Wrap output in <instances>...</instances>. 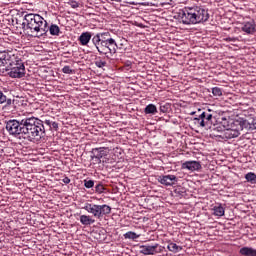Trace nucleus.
Wrapping results in <instances>:
<instances>
[{"label": "nucleus", "mask_w": 256, "mask_h": 256, "mask_svg": "<svg viewBox=\"0 0 256 256\" xmlns=\"http://www.w3.org/2000/svg\"><path fill=\"white\" fill-rule=\"evenodd\" d=\"M144 113L146 115H155V113H157V106L154 104L147 105L144 109Z\"/></svg>", "instance_id": "nucleus-22"}, {"label": "nucleus", "mask_w": 256, "mask_h": 256, "mask_svg": "<svg viewBox=\"0 0 256 256\" xmlns=\"http://www.w3.org/2000/svg\"><path fill=\"white\" fill-rule=\"evenodd\" d=\"M110 213H111V206L107 204L98 205L99 219H103L105 215H110Z\"/></svg>", "instance_id": "nucleus-16"}, {"label": "nucleus", "mask_w": 256, "mask_h": 256, "mask_svg": "<svg viewBox=\"0 0 256 256\" xmlns=\"http://www.w3.org/2000/svg\"><path fill=\"white\" fill-rule=\"evenodd\" d=\"M68 5H70V7H72V9H77V7H79V2L73 1V0H69L68 1Z\"/></svg>", "instance_id": "nucleus-37"}, {"label": "nucleus", "mask_w": 256, "mask_h": 256, "mask_svg": "<svg viewBox=\"0 0 256 256\" xmlns=\"http://www.w3.org/2000/svg\"><path fill=\"white\" fill-rule=\"evenodd\" d=\"M80 223L82 225H93V223H95V219L91 218V216L81 215Z\"/></svg>", "instance_id": "nucleus-20"}, {"label": "nucleus", "mask_w": 256, "mask_h": 256, "mask_svg": "<svg viewBox=\"0 0 256 256\" xmlns=\"http://www.w3.org/2000/svg\"><path fill=\"white\" fill-rule=\"evenodd\" d=\"M22 125L24 127L22 139H26V141H30L31 143H39L45 137L43 120L35 117L24 118Z\"/></svg>", "instance_id": "nucleus-1"}, {"label": "nucleus", "mask_w": 256, "mask_h": 256, "mask_svg": "<svg viewBox=\"0 0 256 256\" xmlns=\"http://www.w3.org/2000/svg\"><path fill=\"white\" fill-rule=\"evenodd\" d=\"M78 41L80 45H89V41H91V32H83L78 38Z\"/></svg>", "instance_id": "nucleus-17"}, {"label": "nucleus", "mask_w": 256, "mask_h": 256, "mask_svg": "<svg viewBox=\"0 0 256 256\" xmlns=\"http://www.w3.org/2000/svg\"><path fill=\"white\" fill-rule=\"evenodd\" d=\"M25 121V118L21 121L13 119L6 122V130L10 135H14V137H21L23 138V122Z\"/></svg>", "instance_id": "nucleus-5"}, {"label": "nucleus", "mask_w": 256, "mask_h": 256, "mask_svg": "<svg viewBox=\"0 0 256 256\" xmlns=\"http://www.w3.org/2000/svg\"><path fill=\"white\" fill-rule=\"evenodd\" d=\"M62 72L65 73L66 75H71L73 74V69H71L70 66H64L62 68Z\"/></svg>", "instance_id": "nucleus-36"}, {"label": "nucleus", "mask_w": 256, "mask_h": 256, "mask_svg": "<svg viewBox=\"0 0 256 256\" xmlns=\"http://www.w3.org/2000/svg\"><path fill=\"white\" fill-rule=\"evenodd\" d=\"M92 43L96 47L98 53L100 55H106V57H109V55H115V53H117V49H119L117 42L115 39L111 38V33L109 32L96 34L92 38Z\"/></svg>", "instance_id": "nucleus-3"}, {"label": "nucleus", "mask_w": 256, "mask_h": 256, "mask_svg": "<svg viewBox=\"0 0 256 256\" xmlns=\"http://www.w3.org/2000/svg\"><path fill=\"white\" fill-rule=\"evenodd\" d=\"M178 19L183 25H197L209 21V12L201 6H186L179 10Z\"/></svg>", "instance_id": "nucleus-2"}, {"label": "nucleus", "mask_w": 256, "mask_h": 256, "mask_svg": "<svg viewBox=\"0 0 256 256\" xmlns=\"http://www.w3.org/2000/svg\"><path fill=\"white\" fill-rule=\"evenodd\" d=\"M241 29L244 33H247V35H253L256 32L255 21L244 22Z\"/></svg>", "instance_id": "nucleus-14"}, {"label": "nucleus", "mask_w": 256, "mask_h": 256, "mask_svg": "<svg viewBox=\"0 0 256 256\" xmlns=\"http://www.w3.org/2000/svg\"><path fill=\"white\" fill-rule=\"evenodd\" d=\"M105 186H103L102 183H99L95 186V192L98 193L99 195H101V193L105 192Z\"/></svg>", "instance_id": "nucleus-34"}, {"label": "nucleus", "mask_w": 256, "mask_h": 256, "mask_svg": "<svg viewBox=\"0 0 256 256\" xmlns=\"http://www.w3.org/2000/svg\"><path fill=\"white\" fill-rule=\"evenodd\" d=\"M50 32V35L59 37V34L61 33V28L57 26V24H47V33Z\"/></svg>", "instance_id": "nucleus-18"}, {"label": "nucleus", "mask_w": 256, "mask_h": 256, "mask_svg": "<svg viewBox=\"0 0 256 256\" xmlns=\"http://www.w3.org/2000/svg\"><path fill=\"white\" fill-rule=\"evenodd\" d=\"M18 65L19 67L6 70L8 71L9 77H11L12 79H21L25 77V64H18Z\"/></svg>", "instance_id": "nucleus-11"}, {"label": "nucleus", "mask_w": 256, "mask_h": 256, "mask_svg": "<svg viewBox=\"0 0 256 256\" xmlns=\"http://www.w3.org/2000/svg\"><path fill=\"white\" fill-rule=\"evenodd\" d=\"M95 65L96 67H98L99 69H103V67H107V61H105L103 58L101 57H97L95 59Z\"/></svg>", "instance_id": "nucleus-25"}, {"label": "nucleus", "mask_w": 256, "mask_h": 256, "mask_svg": "<svg viewBox=\"0 0 256 256\" xmlns=\"http://www.w3.org/2000/svg\"><path fill=\"white\" fill-rule=\"evenodd\" d=\"M221 125H222V126L224 127V129H226L227 131H229V130L235 131V129H233V126H231V124H229V122L227 121V118H222Z\"/></svg>", "instance_id": "nucleus-28"}, {"label": "nucleus", "mask_w": 256, "mask_h": 256, "mask_svg": "<svg viewBox=\"0 0 256 256\" xmlns=\"http://www.w3.org/2000/svg\"><path fill=\"white\" fill-rule=\"evenodd\" d=\"M2 103H6L5 107H9L13 103V100L7 98L3 91L0 90V105H2Z\"/></svg>", "instance_id": "nucleus-21"}, {"label": "nucleus", "mask_w": 256, "mask_h": 256, "mask_svg": "<svg viewBox=\"0 0 256 256\" xmlns=\"http://www.w3.org/2000/svg\"><path fill=\"white\" fill-rule=\"evenodd\" d=\"M22 25L24 29L26 27L31 33H35V37L47 35V20L39 14H26Z\"/></svg>", "instance_id": "nucleus-4"}, {"label": "nucleus", "mask_w": 256, "mask_h": 256, "mask_svg": "<svg viewBox=\"0 0 256 256\" xmlns=\"http://www.w3.org/2000/svg\"><path fill=\"white\" fill-rule=\"evenodd\" d=\"M140 249V253H142V255H157V253H163V247L159 244H155L153 246L142 245L140 246Z\"/></svg>", "instance_id": "nucleus-9"}, {"label": "nucleus", "mask_w": 256, "mask_h": 256, "mask_svg": "<svg viewBox=\"0 0 256 256\" xmlns=\"http://www.w3.org/2000/svg\"><path fill=\"white\" fill-rule=\"evenodd\" d=\"M51 123H52L51 120H44L43 121V125H46L48 127V129L51 127Z\"/></svg>", "instance_id": "nucleus-40"}, {"label": "nucleus", "mask_w": 256, "mask_h": 256, "mask_svg": "<svg viewBox=\"0 0 256 256\" xmlns=\"http://www.w3.org/2000/svg\"><path fill=\"white\" fill-rule=\"evenodd\" d=\"M124 3H130V5H149L147 0L124 1Z\"/></svg>", "instance_id": "nucleus-31"}, {"label": "nucleus", "mask_w": 256, "mask_h": 256, "mask_svg": "<svg viewBox=\"0 0 256 256\" xmlns=\"http://www.w3.org/2000/svg\"><path fill=\"white\" fill-rule=\"evenodd\" d=\"M63 183H65V185H69V183H71V179H69V177H65L64 179H62Z\"/></svg>", "instance_id": "nucleus-41"}, {"label": "nucleus", "mask_w": 256, "mask_h": 256, "mask_svg": "<svg viewBox=\"0 0 256 256\" xmlns=\"http://www.w3.org/2000/svg\"><path fill=\"white\" fill-rule=\"evenodd\" d=\"M213 119V114H211V110L203 111L197 118H194V121L200 127H207V125H211V120Z\"/></svg>", "instance_id": "nucleus-8"}, {"label": "nucleus", "mask_w": 256, "mask_h": 256, "mask_svg": "<svg viewBox=\"0 0 256 256\" xmlns=\"http://www.w3.org/2000/svg\"><path fill=\"white\" fill-rule=\"evenodd\" d=\"M182 169H187L188 171H200V169H202L201 162L186 161L182 163Z\"/></svg>", "instance_id": "nucleus-12"}, {"label": "nucleus", "mask_w": 256, "mask_h": 256, "mask_svg": "<svg viewBox=\"0 0 256 256\" xmlns=\"http://www.w3.org/2000/svg\"><path fill=\"white\" fill-rule=\"evenodd\" d=\"M233 125L237 127L234 129L233 137H239V135H241L240 131H243L244 129L251 130V118L249 120L238 118L233 122Z\"/></svg>", "instance_id": "nucleus-7"}, {"label": "nucleus", "mask_w": 256, "mask_h": 256, "mask_svg": "<svg viewBox=\"0 0 256 256\" xmlns=\"http://www.w3.org/2000/svg\"><path fill=\"white\" fill-rule=\"evenodd\" d=\"M212 94L214 97H221V95H223V90L219 87H214L212 88Z\"/></svg>", "instance_id": "nucleus-32"}, {"label": "nucleus", "mask_w": 256, "mask_h": 256, "mask_svg": "<svg viewBox=\"0 0 256 256\" xmlns=\"http://www.w3.org/2000/svg\"><path fill=\"white\" fill-rule=\"evenodd\" d=\"M52 129H54V131H57V129H59V124L57 122H51L50 128H48V130L52 131Z\"/></svg>", "instance_id": "nucleus-38"}, {"label": "nucleus", "mask_w": 256, "mask_h": 256, "mask_svg": "<svg viewBox=\"0 0 256 256\" xmlns=\"http://www.w3.org/2000/svg\"><path fill=\"white\" fill-rule=\"evenodd\" d=\"M213 211L216 217H223V215H225V208H223L221 205L215 206Z\"/></svg>", "instance_id": "nucleus-24"}, {"label": "nucleus", "mask_w": 256, "mask_h": 256, "mask_svg": "<svg viewBox=\"0 0 256 256\" xmlns=\"http://www.w3.org/2000/svg\"><path fill=\"white\" fill-rule=\"evenodd\" d=\"M84 187H86V189H93V187H95V181L85 179Z\"/></svg>", "instance_id": "nucleus-33"}, {"label": "nucleus", "mask_w": 256, "mask_h": 256, "mask_svg": "<svg viewBox=\"0 0 256 256\" xmlns=\"http://www.w3.org/2000/svg\"><path fill=\"white\" fill-rule=\"evenodd\" d=\"M168 250H170L172 253H179L181 249H183L181 246L176 245L175 243L171 242L168 244Z\"/></svg>", "instance_id": "nucleus-26"}, {"label": "nucleus", "mask_w": 256, "mask_h": 256, "mask_svg": "<svg viewBox=\"0 0 256 256\" xmlns=\"http://www.w3.org/2000/svg\"><path fill=\"white\" fill-rule=\"evenodd\" d=\"M171 111V104L164 103L160 105V113H169Z\"/></svg>", "instance_id": "nucleus-30"}, {"label": "nucleus", "mask_w": 256, "mask_h": 256, "mask_svg": "<svg viewBox=\"0 0 256 256\" xmlns=\"http://www.w3.org/2000/svg\"><path fill=\"white\" fill-rule=\"evenodd\" d=\"M256 129V119L255 118H250V130H255Z\"/></svg>", "instance_id": "nucleus-39"}, {"label": "nucleus", "mask_w": 256, "mask_h": 256, "mask_svg": "<svg viewBox=\"0 0 256 256\" xmlns=\"http://www.w3.org/2000/svg\"><path fill=\"white\" fill-rule=\"evenodd\" d=\"M7 57H9V51H0V67H5Z\"/></svg>", "instance_id": "nucleus-23"}, {"label": "nucleus", "mask_w": 256, "mask_h": 256, "mask_svg": "<svg viewBox=\"0 0 256 256\" xmlns=\"http://www.w3.org/2000/svg\"><path fill=\"white\" fill-rule=\"evenodd\" d=\"M239 253L242 255V256H256V249H253L251 247H242L240 250H239Z\"/></svg>", "instance_id": "nucleus-19"}, {"label": "nucleus", "mask_w": 256, "mask_h": 256, "mask_svg": "<svg viewBox=\"0 0 256 256\" xmlns=\"http://www.w3.org/2000/svg\"><path fill=\"white\" fill-rule=\"evenodd\" d=\"M92 153H94L93 159H96L97 163H101V159L107 157V148H94L92 149Z\"/></svg>", "instance_id": "nucleus-13"}, {"label": "nucleus", "mask_w": 256, "mask_h": 256, "mask_svg": "<svg viewBox=\"0 0 256 256\" xmlns=\"http://www.w3.org/2000/svg\"><path fill=\"white\" fill-rule=\"evenodd\" d=\"M176 197H185V189L184 188H176L174 190Z\"/></svg>", "instance_id": "nucleus-35"}, {"label": "nucleus", "mask_w": 256, "mask_h": 256, "mask_svg": "<svg viewBox=\"0 0 256 256\" xmlns=\"http://www.w3.org/2000/svg\"><path fill=\"white\" fill-rule=\"evenodd\" d=\"M112 1H123V0H112Z\"/></svg>", "instance_id": "nucleus-44"}, {"label": "nucleus", "mask_w": 256, "mask_h": 256, "mask_svg": "<svg viewBox=\"0 0 256 256\" xmlns=\"http://www.w3.org/2000/svg\"><path fill=\"white\" fill-rule=\"evenodd\" d=\"M139 237L140 235L132 231H129L124 234V239H132L133 241H135V239H139Z\"/></svg>", "instance_id": "nucleus-27"}, {"label": "nucleus", "mask_w": 256, "mask_h": 256, "mask_svg": "<svg viewBox=\"0 0 256 256\" xmlns=\"http://www.w3.org/2000/svg\"><path fill=\"white\" fill-rule=\"evenodd\" d=\"M245 179L248 183H256V175L253 172L247 173Z\"/></svg>", "instance_id": "nucleus-29"}, {"label": "nucleus", "mask_w": 256, "mask_h": 256, "mask_svg": "<svg viewBox=\"0 0 256 256\" xmlns=\"http://www.w3.org/2000/svg\"><path fill=\"white\" fill-rule=\"evenodd\" d=\"M19 65H25L23 60L19 58V55L15 54L14 51H8V57L6 58L5 71L15 69Z\"/></svg>", "instance_id": "nucleus-6"}, {"label": "nucleus", "mask_w": 256, "mask_h": 256, "mask_svg": "<svg viewBox=\"0 0 256 256\" xmlns=\"http://www.w3.org/2000/svg\"><path fill=\"white\" fill-rule=\"evenodd\" d=\"M101 163H109V159H107L105 156L102 158Z\"/></svg>", "instance_id": "nucleus-42"}, {"label": "nucleus", "mask_w": 256, "mask_h": 256, "mask_svg": "<svg viewBox=\"0 0 256 256\" xmlns=\"http://www.w3.org/2000/svg\"><path fill=\"white\" fill-rule=\"evenodd\" d=\"M0 153H3V148L0 146Z\"/></svg>", "instance_id": "nucleus-43"}, {"label": "nucleus", "mask_w": 256, "mask_h": 256, "mask_svg": "<svg viewBox=\"0 0 256 256\" xmlns=\"http://www.w3.org/2000/svg\"><path fill=\"white\" fill-rule=\"evenodd\" d=\"M83 209L87 211L88 213H91L93 217L96 219H99V205L97 204H89L87 203Z\"/></svg>", "instance_id": "nucleus-15"}, {"label": "nucleus", "mask_w": 256, "mask_h": 256, "mask_svg": "<svg viewBox=\"0 0 256 256\" xmlns=\"http://www.w3.org/2000/svg\"><path fill=\"white\" fill-rule=\"evenodd\" d=\"M179 178L175 175H161L158 177V183L164 185L165 187H173V185H177Z\"/></svg>", "instance_id": "nucleus-10"}]
</instances>
